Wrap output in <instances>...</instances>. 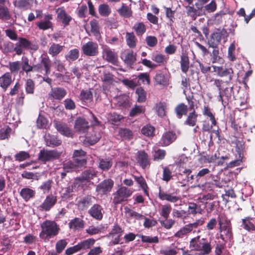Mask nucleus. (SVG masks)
Instances as JSON below:
<instances>
[{
    "mask_svg": "<svg viewBox=\"0 0 255 255\" xmlns=\"http://www.w3.org/2000/svg\"><path fill=\"white\" fill-rule=\"evenodd\" d=\"M178 163L177 165L178 172H176V178L178 182L185 184L189 182H193V175L191 174L192 170L184 166V163L188 161L186 156L183 155L178 158Z\"/></svg>",
    "mask_w": 255,
    "mask_h": 255,
    "instance_id": "1",
    "label": "nucleus"
},
{
    "mask_svg": "<svg viewBox=\"0 0 255 255\" xmlns=\"http://www.w3.org/2000/svg\"><path fill=\"white\" fill-rule=\"evenodd\" d=\"M41 231L39 238L47 242L50 239L57 236L60 230L58 225L53 221L46 220L41 224Z\"/></svg>",
    "mask_w": 255,
    "mask_h": 255,
    "instance_id": "2",
    "label": "nucleus"
},
{
    "mask_svg": "<svg viewBox=\"0 0 255 255\" xmlns=\"http://www.w3.org/2000/svg\"><path fill=\"white\" fill-rule=\"evenodd\" d=\"M18 41L15 43L14 51L16 54L20 55L23 53V49H30L33 50H36L38 48L37 44L32 43L31 41L23 37H19Z\"/></svg>",
    "mask_w": 255,
    "mask_h": 255,
    "instance_id": "3",
    "label": "nucleus"
},
{
    "mask_svg": "<svg viewBox=\"0 0 255 255\" xmlns=\"http://www.w3.org/2000/svg\"><path fill=\"white\" fill-rule=\"evenodd\" d=\"M212 67L214 69L213 72H217V76L225 78V83L226 85H228L233 80L234 72L232 68H226L223 66L217 67L216 66H213Z\"/></svg>",
    "mask_w": 255,
    "mask_h": 255,
    "instance_id": "4",
    "label": "nucleus"
},
{
    "mask_svg": "<svg viewBox=\"0 0 255 255\" xmlns=\"http://www.w3.org/2000/svg\"><path fill=\"white\" fill-rule=\"evenodd\" d=\"M132 190L126 187L122 186L120 187L114 194L113 202L118 204L126 201L128 197L132 195Z\"/></svg>",
    "mask_w": 255,
    "mask_h": 255,
    "instance_id": "5",
    "label": "nucleus"
},
{
    "mask_svg": "<svg viewBox=\"0 0 255 255\" xmlns=\"http://www.w3.org/2000/svg\"><path fill=\"white\" fill-rule=\"evenodd\" d=\"M227 34V31L224 28L221 30H218L212 33L208 39V44L209 47L216 48L221 43V40L224 38V36Z\"/></svg>",
    "mask_w": 255,
    "mask_h": 255,
    "instance_id": "6",
    "label": "nucleus"
},
{
    "mask_svg": "<svg viewBox=\"0 0 255 255\" xmlns=\"http://www.w3.org/2000/svg\"><path fill=\"white\" fill-rule=\"evenodd\" d=\"M81 49L83 53L88 56H95L99 53L98 44L93 41H89L84 44Z\"/></svg>",
    "mask_w": 255,
    "mask_h": 255,
    "instance_id": "7",
    "label": "nucleus"
},
{
    "mask_svg": "<svg viewBox=\"0 0 255 255\" xmlns=\"http://www.w3.org/2000/svg\"><path fill=\"white\" fill-rule=\"evenodd\" d=\"M61 152L56 150H41L38 156V159L42 162H46L58 158Z\"/></svg>",
    "mask_w": 255,
    "mask_h": 255,
    "instance_id": "8",
    "label": "nucleus"
},
{
    "mask_svg": "<svg viewBox=\"0 0 255 255\" xmlns=\"http://www.w3.org/2000/svg\"><path fill=\"white\" fill-rule=\"evenodd\" d=\"M89 127L88 122L82 118H77L74 126L75 131L79 133H85L88 131Z\"/></svg>",
    "mask_w": 255,
    "mask_h": 255,
    "instance_id": "9",
    "label": "nucleus"
},
{
    "mask_svg": "<svg viewBox=\"0 0 255 255\" xmlns=\"http://www.w3.org/2000/svg\"><path fill=\"white\" fill-rule=\"evenodd\" d=\"M86 165V161L84 159H74V161H69L65 163L63 168L66 172H69L76 170L78 167Z\"/></svg>",
    "mask_w": 255,
    "mask_h": 255,
    "instance_id": "10",
    "label": "nucleus"
},
{
    "mask_svg": "<svg viewBox=\"0 0 255 255\" xmlns=\"http://www.w3.org/2000/svg\"><path fill=\"white\" fill-rule=\"evenodd\" d=\"M56 129L62 135L67 137H72L74 133L72 130L65 124L58 121H54Z\"/></svg>",
    "mask_w": 255,
    "mask_h": 255,
    "instance_id": "11",
    "label": "nucleus"
},
{
    "mask_svg": "<svg viewBox=\"0 0 255 255\" xmlns=\"http://www.w3.org/2000/svg\"><path fill=\"white\" fill-rule=\"evenodd\" d=\"M136 55L133 51L126 50L121 54V58L128 65L131 66L135 62Z\"/></svg>",
    "mask_w": 255,
    "mask_h": 255,
    "instance_id": "12",
    "label": "nucleus"
},
{
    "mask_svg": "<svg viewBox=\"0 0 255 255\" xmlns=\"http://www.w3.org/2000/svg\"><path fill=\"white\" fill-rule=\"evenodd\" d=\"M57 197L53 195H49L46 196L45 199L40 206L41 210L48 211H49L56 203Z\"/></svg>",
    "mask_w": 255,
    "mask_h": 255,
    "instance_id": "13",
    "label": "nucleus"
},
{
    "mask_svg": "<svg viewBox=\"0 0 255 255\" xmlns=\"http://www.w3.org/2000/svg\"><path fill=\"white\" fill-rule=\"evenodd\" d=\"M102 57L104 59L113 64L117 61L116 54L107 46H104L103 48Z\"/></svg>",
    "mask_w": 255,
    "mask_h": 255,
    "instance_id": "14",
    "label": "nucleus"
},
{
    "mask_svg": "<svg viewBox=\"0 0 255 255\" xmlns=\"http://www.w3.org/2000/svg\"><path fill=\"white\" fill-rule=\"evenodd\" d=\"M58 20L61 22L65 26L69 24L72 20V17L68 15L63 7H59L56 9Z\"/></svg>",
    "mask_w": 255,
    "mask_h": 255,
    "instance_id": "15",
    "label": "nucleus"
},
{
    "mask_svg": "<svg viewBox=\"0 0 255 255\" xmlns=\"http://www.w3.org/2000/svg\"><path fill=\"white\" fill-rule=\"evenodd\" d=\"M96 175V171L93 169H88L82 173L81 176L76 179L74 185L76 186L77 184H80L82 180L89 181L93 179Z\"/></svg>",
    "mask_w": 255,
    "mask_h": 255,
    "instance_id": "16",
    "label": "nucleus"
},
{
    "mask_svg": "<svg viewBox=\"0 0 255 255\" xmlns=\"http://www.w3.org/2000/svg\"><path fill=\"white\" fill-rule=\"evenodd\" d=\"M52 19L51 14H47L44 16V19L36 23V25L39 29L46 30L52 27V23L50 21Z\"/></svg>",
    "mask_w": 255,
    "mask_h": 255,
    "instance_id": "17",
    "label": "nucleus"
},
{
    "mask_svg": "<svg viewBox=\"0 0 255 255\" xmlns=\"http://www.w3.org/2000/svg\"><path fill=\"white\" fill-rule=\"evenodd\" d=\"M197 8L193 6H187L186 7L187 9V14L188 16L192 17V19L195 20L198 16L203 14L202 6L200 5L196 6Z\"/></svg>",
    "mask_w": 255,
    "mask_h": 255,
    "instance_id": "18",
    "label": "nucleus"
},
{
    "mask_svg": "<svg viewBox=\"0 0 255 255\" xmlns=\"http://www.w3.org/2000/svg\"><path fill=\"white\" fill-rule=\"evenodd\" d=\"M114 185V182L111 179L105 180L96 187V191L102 193H105L111 190Z\"/></svg>",
    "mask_w": 255,
    "mask_h": 255,
    "instance_id": "19",
    "label": "nucleus"
},
{
    "mask_svg": "<svg viewBox=\"0 0 255 255\" xmlns=\"http://www.w3.org/2000/svg\"><path fill=\"white\" fill-rule=\"evenodd\" d=\"M66 91L63 88L57 87L52 88L50 96L55 100H61L66 95Z\"/></svg>",
    "mask_w": 255,
    "mask_h": 255,
    "instance_id": "20",
    "label": "nucleus"
},
{
    "mask_svg": "<svg viewBox=\"0 0 255 255\" xmlns=\"http://www.w3.org/2000/svg\"><path fill=\"white\" fill-rule=\"evenodd\" d=\"M102 207L98 205H94L89 210V213L94 218L97 220H101L103 218Z\"/></svg>",
    "mask_w": 255,
    "mask_h": 255,
    "instance_id": "21",
    "label": "nucleus"
},
{
    "mask_svg": "<svg viewBox=\"0 0 255 255\" xmlns=\"http://www.w3.org/2000/svg\"><path fill=\"white\" fill-rule=\"evenodd\" d=\"M187 118L184 122V124L190 127H194L196 125L198 114L195 110L189 111L186 115Z\"/></svg>",
    "mask_w": 255,
    "mask_h": 255,
    "instance_id": "22",
    "label": "nucleus"
},
{
    "mask_svg": "<svg viewBox=\"0 0 255 255\" xmlns=\"http://www.w3.org/2000/svg\"><path fill=\"white\" fill-rule=\"evenodd\" d=\"M11 82V75L9 72H6L0 77V86L5 91L10 86Z\"/></svg>",
    "mask_w": 255,
    "mask_h": 255,
    "instance_id": "23",
    "label": "nucleus"
},
{
    "mask_svg": "<svg viewBox=\"0 0 255 255\" xmlns=\"http://www.w3.org/2000/svg\"><path fill=\"white\" fill-rule=\"evenodd\" d=\"M137 160L143 168H145L149 165L148 156L143 150L137 152Z\"/></svg>",
    "mask_w": 255,
    "mask_h": 255,
    "instance_id": "24",
    "label": "nucleus"
},
{
    "mask_svg": "<svg viewBox=\"0 0 255 255\" xmlns=\"http://www.w3.org/2000/svg\"><path fill=\"white\" fill-rule=\"evenodd\" d=\"M124 210L125 216L127 218L134 219L135 220H142L145 218L143 215L136 212L127 206L125 207Z\"/></svg>",
    "mask_w": 255,
    "mask_h": 255,
    "instance_id": "25",
    "label": "nucleus"
},
{
    "mask_svg": "<svg viewBox=\"0 0 255 255\" xmlns=\"http://www.w3.org/2000/svg\"><path fill=\"white\" fill-rule=\"evenodd\" d=\"M68 225L70 229L74 231L78 230L84 227V222L83 220L79 218H75L70 221Z\"/></svg>",
    "mask_w": 255,
    "mask_h": 255,
    "instance_id": "26",
    "label": "nucleus"
},
{
    "mask_svg": "<svg viewBox=\"0 0 255 255\" xmlns=\"http://www.w3.org/2000/svg\"><path fill=\"white\" fill-rule=\"evenodd\" d=\"M228 88L226 87L219 92V100L222 102L224 107L228 104L229 100L231 97V94L228 93Z\"/></svg>",
    "mask_w": 255,
    "mask_h": 255,
    "instance_id": "27",
    "label": "nucleus"
},
{
    "mask_svg": "<svg viewBox=\"0 0 255 255\" xmlns=\"http://www.w3.org/2000/svg\"><path fill=\"white\" fill-rule=\"evenodd\" d=\"M45 140L46 144L49 146H58L61 144V141L58 139L54 135H51L49 134L45 135Z\"/></svg>",
    "mask_w": 255,
    "mask_h": 255,
    "instance_id": "28",
    "label": "nucleus"
},
{
    "mask_svg": "<svg viewBox=\"0 0 255 255\" xmlns=\"http://www.w3.org/2000/svg\"><path fill=\"white\" fill-rule=\"evenodd\" d=\"M174 138V134L172 132H167L164 133L159 142L160 146H166L170 144Z\"/></svg>",
    "mask_w": 255,
    "mask_h": 255,
    "instance_id": "29",
    "label": "nucleus"
},
{
    "mask_svg": "<svg viewBox=\"0 0 255 255\" xmlns=\"http://www.w3.org/2000/svg\"><path fill=\"white\" fill-rule=\"evenodd\" d=\"M40 64L44 67L45 75H48L50 74V69L51 66V60L49 57L46 55H42L40 57Z\"/></svg>",
    "mask_w": 255,
    "mask_h": 255,
    "instance_id": "30",
    "label": "nucleus"
},
{
    "mask_svg": "<svg viewBox=\"0 0 255 255\" xmlns=\"http://www.w3.org/2000/svg\"><path fill=\"white\" fill-rule=\"evenodd\" d=\"M117 105L119 107L127 108L130 107L128 97L126 95H123L116 98Z\"/></svg>",
    "mask_w": 255,
    "mask_h": 255,
    "instance_id": "31",
    "label": "nucleus"
},
{
    "mask_svg": "<svg viewBox=\"0 0 255 255\" xmlns=\"http://www.w3.org/2000/svg\"><path fill=\"white\" fill-rule=\"evenodd\" d=\"M209 174L210 177L215 178L214 175L211 174V171L208 168H202L198 171L196 175H193V182L195 180L198 182L201 178L206 177Z\"/></svg>",
    "mask_w": 255,
    "mask_h": 255,
    "instance_id": "32",
    "label": "nucleus"
},
{
    "mask_svg": "<svg viewBox=\"0 0 255 255\" xmlns=\"http://www.w3.org/2000/svg\"><path fill=\"white\" fill-rule=\"evenodd\" d=\"M154 80L157 84L166 86L169 84V77L162 73L156 74Z\"/></svg>",
    "mask_w": 255,
    "mask_h": 255,
    "instance_id": "33",
    "label": "nucleus"
},
{
    "mask_svg": "<svg viewBox=\"0 0 255 255\" xmlns=\"http://www.w3.org/2000/svg\"><path fill=\"white\" fill-rule=\"evenodd\" d=\"M155 128L150 125H146L143 126L141 129V132L144 135L151 137L155 135Z\"/></svg>",
    "mask_w": 255,
    "mask_h": 255,
    "instance_id": "34",
    "label": "nucleus"
},
{
    "mask_svg": "<svg viewBox=\"0 0 255 255\" xmlns=\"http://www.w3.org/2000/svg\"><path fill=\"white\" fill-rule=\"evenodd\" d=\"M188 209L189 214L195 215L197 214H202V212L201 205L193 202L189 203Z\"/></svg>",
    "mask_w": 255,
    "mask_h": 255,
    "instance_id": "35",
    "label": "nucleus"
},
{
    "mask_svg": "<svg viewBox=\"0 0 255 255\" xmlns=\"http://www.w3.org/2000/svg\"><path fill=\"white\" fill-rule=\"evenodd\" d=\"M126 39L127 44L129 47L131 48L135 47L137 39L133 32H127Z\"/></svg>",
    "mask_w": 255,
    "mask_h": 255,
    "instance_id": "36",
    "label": "nucleus"
},
{
    "mask_svg": "<svg viewBox=\"0 0 255 255\" xmlns=\"http://www.w3.org/2000/svg\"><path fill=\"white\" fill-rule=\"evenodd\" d=\"M205 238L200 239V236L192 239L190 243V247L193 250L199 251Z\"/></svg>",
    "mask_w": 255,
    "mask_h": 255,
    "instance_id": "37",
    "label": "nucleus"
},
{
    "mask_svg": "<svg viewBox=\"0 0 255 255\" xmlns=\"http://www.w3.org/2000/svg\"><path fill=\"white\" fill-rule=\"evenodd\" d=\"M188 109L187 105L181 103L176 106V116L179 119L182 118L183 116L187 115Z\"/></svg>",
    "mask_w": 255,
    "mask_h": 255,
    "instance_id": "38",
    "label": "nucleus"
},
{
    "mask_svg": "<svg viewBox=\"0 0 255 255\" xmlns=\"http://www.w3.org/2000/svg\"><path fill=\"white\" fill-rule=\"evenodd\" d=\"M203 114L204 116L208 117L211 121L212 125L215 126L217 124V122L215 119L214 115L212 113L211 110L208 106H204Z\"/></svg>",
    "mask_w": 255,
    "mask_h": 255,
    "instance_id": "39",
    "label": "nucleus"
},
{
    "mask_svg": "<svg viewBox=\"0 0 255 255\" xmlns=\"http://www.w3.org/2000/svg\"><path fill=\"white\" fill-rule=\"evenodd\" d=\"M20 194L25 201H28L35 195V191L29 188H24L21 190Z\"/></svg>",
    "mask_w": 255,
    "mask_h": 255,
    "instance_id": "40",
    "label": "nucleus"
},
{
    "mask_svg": "<svg viewBox=\"0 0 255 255\" xmlns=\"http://www.w3.org/2000/svg\"><path fill=\"white\" fill-rule=\"evenodd\" d=\"M119 13L125 17H129L132 16V11L131 8L125 4H123L121 7L118 10Z\"/></svg>",
    "mask_w": 255,
    "mask_h": 255,
    "instance_id": "41",
    "label": "nucleus"
},
{
    "mask_svg": "<svg viewBox=\"0 0 255 255\" xmlns=\"http://www.w3.org/2000/svg\"><path fill=\"white\" fill-rule=\"evenodd\" d=\"M63 46L53 43L49 48L48 53L52 56H56L63 50Z\"/></svg>",
    "mask_w": 255,
    "mask_h": 255,
    "instance_id": "42",
    "label": "nucleus"
},
{
    "mask_svg": "<svg viewBox=\"0 0 255 255\" xmlns=\"http://www.w3.org/2000/svg\"><path fill=\"white\" fill-rule=\"evenodd\" d=\"M152 60L158 65H164L167 63L168 58L161 54H156L152 58Z\"/></svg>",
    "mask_w": 255,
    "mask_h": 255,
    "instance_id": "43",
    "label": "nucleus"
},
{
    "mask_svg": "<svg viewBox=\"0 0 255 255\" xmlns=\"http://www.w3.org/2000/svg\"><path fill=\"white\" fill-rule=\"evenodd\" d=\"M100 137L101 136L99 132H94L93 134L86 137L85 143L87 142L90 145H93L99 141Z\"/></svg>",
    "mask_w": 255,
    "mask_h": 255,
    "instance_id": "44",
    "label": "nucleus"
},
{
    "mask_svg": "<svg viewBox=\"0 0 255 255\" xmlns=\"http://www.w3.org/2000/svg\"><path fill=\"white\" fill-rule=\"evenodd\" d=\"M181 68L182 71L186 73L189 69V60L188 56L183 54L181 56Z\"/></svg>",
    "mask_w": 255,
    "mask_h": 255,
    "instance_id": "45",
    "label": "nucleus"
},
{
    "mask_svg": "<svg viewBox=\"0 0 255 255\" xmlns=\"http://www.w3.org/2000/svg\"><path fill=\"white\" fill-rule=\"evenodd\" d=\"M199 251L201 252L203 255H208L211 252V245L206 239H204V242H203Z\"/></svg>",
    "mask_w": 255,
    "mask_h": 255,
    "instance_id": "46",
    "label": "nucleus"
},
{
    "mask_svg": "<svg viewBox=\"0 0 255 255\" xmlns=\"http://www.w3.org/2000/svg\"><path fill=\"white\" fill-rule=\"evenodd\" d=\"M95 243L94 239H88L78 243L81 250H86L90 248Z\"/></svg>",
    "mask_w": 255,
    "mask_h": 255,
    "instance_id": "47",
    "label": "nucleus"
},
{
    "mask_svg": "<svg viewBox=\"0 0 255 255\" xmlns=\"http://www.w3.org/2000/svg\"><path fill=\"white\" fill-rule=\"evenodd\" d=\"M119 135L125 139L130 140L132 138L133 134L131 130L128 128H121L119 131Z\"/></svg>",
    "mask_w": 255,
    "mask_h": 255,
    "instance_id": "48",
    "label": "nucleus"
},
{
    "mask_svg": "<svg viewBox=\"0 0 255 255\" xmlns=\"http://www.w3.org/2000/svg\"><path fill=\"white\" fill-rule=\"evenodd\" d=\"M113 162L110 159H100L99 167L103 170H108L112 166Z\"/></svg>",
    "mask_w": 255,
    "mask_h": 255,
    "instance_id": "49",
    "label": "nucleus"
},
{
    "mask_svg": "<svg viewBox=\"0 0 255 255\" xmlns=\"http://www.w3.org/2000/svg\"><path fill=\"white\" fill-rule=\"evenodd\" d=\"M98 11L101 16L106 17L111 13V9L108 4H102L99 5Z\"/></svg>",
    "mask_w": 255,
    "mask_h": 255,
    "instance_id": "50",
    "label": "nucleus"
},
{
    "mask_svg": "<svg viewBox=\"0 0 255 255\" xmlns=\"http://www.w3.org/2000/svg\"><path fill=\"white\" fill-rule=\"evenodd\" d=\"M79 56V51L78 49L75 48L70 50L68 54L65 56V58L69 61H73L78 58Z\"/></svg>",
    "mask_w": 255,
    "mask_h": 255,
    "instance_id": "51",
    "label": "nucleus"
},
{
    "mask_svg": "<svg viewBox=\"0 0 255 255\" xmlns=\"http://www.w3.org/2000/svg\"><path fill=\"white\" fill-rule=\"evenodd\" d=\"M134 179L136 181V182L139 185L140 187L143 189L145 194L148 195V192L147 190L148 187L144 178L141 176H134Z\"/></svg>",
    "mask_w": 255,
    "mask_h": 255,
    "instance_id": "52",
    "label": "nucleus"
},
{
    "mask_svg": "<svg viewBox=\"0 0 255 255\" xmlns=\"http://www.w3.org/2000/svg\"><path fill=\"white\" fill-rule=\"evenodd\" d=\"M220 238L223 241L226 242L233 237L232 229H229L220 231Z\"/></svg>",
    "mask_w": 255,
    "mask_h": 255,
    "instance_id": "53",
    "label": "nucleus"
},
{
    "mask_svg": "<svg viewBox=\"0 0 255 255\" xmlns=\"http://www.w3.org/2000/svg\"><path fill=\"white\" fill-rule=\"evenodd\" d=\"M145 109L142 106L136 105L130 110L129 116L130 117H134L141 113H143Z\"/></svg>",
    "mask_w": 255,
    "mask_h": 255,
    "instance_id": "54",
    "label": "nucleus"
},
{
    "mask_svg": "<svg viewBox=\"0 0 255 255\" xmlns=\"http://www.w3.org/2000/svg\"><path fill=\"white\" fill-rule=\"evenodd\" d=\"M14 158L16 161L21 162L29 158L30 154L27 152L21 151L14 155Z\"/></svg>",
    "mask_w": 255,
    "mask_h": 255,
    "instance_id": "55",
    "label": "nucleus"
},
{
    "mask_svg": "<svg viewBox=\"0 0 255 255\" xmlns=\"http://www.w3.org/2000/svg\"><path fill=\"white\" fill-rule=\"evenodd\" d=\"M136 94L137 95V101L138 102L142 103L146 101V94L141 87H139L136 89Z\"/></svg>",
    "mask_w": 255,
    "mask_h": 255,
    "instance_id": "56",
    "label": "nucleus"
},
{
    "mask_svg": "<svg viewBox=\"0 0 255 255\" xmlns=\"http://www.w3.org/2000/svg\"><path fill=\"white\" fill-rule=\"evenodd\" d=\"M7 67L11 73H17L20 69L21 64L19 61L10 62Z\"/></svg>",
    "mask_w": 255,
    "mask_h": 255,
    "instance_id": "57",
    "label": "nucleus"
},
{
    "mask_svg": "<svg viewBox=\"0 0 255 255\" xmlns=\"http://www.w3.org/2000/svg\"><path fill=\"white\" fill-rule=\"evenodd\" d=\"M68 244L67 242L65 239L58 241L55 245V249L57 253H61Z\"/></svg>",
    "mask_w": 255,
    "mask_h": 255,
    "instance_id": "58",
    "label": "nucleus"
},
{
    "mask_svg": "<svg viewBox=\"0 0 255 255\" xmlns=\"http://www.w3.org/2000/svg\"><path fill=\"white\" fill-rule=\"evenodd\" d=\"M156 111L158 115L162 117L165 115L166 113V105L164 103H159L156 105Z\"/></svg>",
    "mask_w": 255,
    "mask_h": 255,
    "instance_id": "59",
    "label": "nucleus"
},
{
    "mask_svg": "<svg viewBox=\"0 0 255 255\" xmlns=\"http://www.w3.org/2000/svg\"><path fill=\"white\" fill-rule=\"evenodd\" d=\"M80 98L85 102H90L93 98L92 93L89 90H82L80 94Z\"/></svg>",
    "mask_w": 255,
    "mask_h": 255,
    "instance_id": "60",
    "label": "nucleus"
},
{
    "mask_svg": "<svg viewBox=\"0 0 255 255\" xmlns=\"http://www.w3.org/2000/svg\"><path fill=\"white\" fill-rule=\"evenodd\" d=\"M35 84L33 81L30 79H27L25 84V91L27 94H32L34 93Z\"/></svg>",
    "mask_w": 255,
    "mask_h": 255,
    "instance_id": "61",
    "label": "nucleus"
},
{
    "mask_svg": "<svg viewBox=\"0 0 255 255\" xmlns=\"http://www.w3.org/2000/svg\"><path fill=\"white\" fill-rule=\"evenodd\" d=\"M10 18V14L8 8L2 5H0V18L7 20Z\"/></svg>",
    "mask_w": 255,
    "mask_h": 255,
    "instance_id": "62",
    "label": "nucleus"
},
{
    "mask_svg": "<svg viewBox=\"0 0 255 255\" xmlns=\"http://www.w3.org/2000/svg\"><path fill=\"white\" fill-rule=\"evenodd\" d=\"M133 28L136 32L137 35H142L146 30L144 24L141 22L136 23L134 25Z\"/></svg>",
    "mask_w": 255,
    "mask_h": 255,
    "instance_id": "63",
    "label": "nucleus"
},
{
    "mask_svg": "<svg viewBox=\"0 0 255 255\" xmlns=\"http://www.w3.org/2000/svg\"><path fill=\"white\" fill-rule=\"evenodd\" d=\"M53 181L52 180H48L43 182L40 186L44 193H48L51 190Z\"/></svg>",
    "mask_w": 255,
    "mask_h": 255,
    "instance_id": "64",
    "label": "nucleus"
}]
</instances>
